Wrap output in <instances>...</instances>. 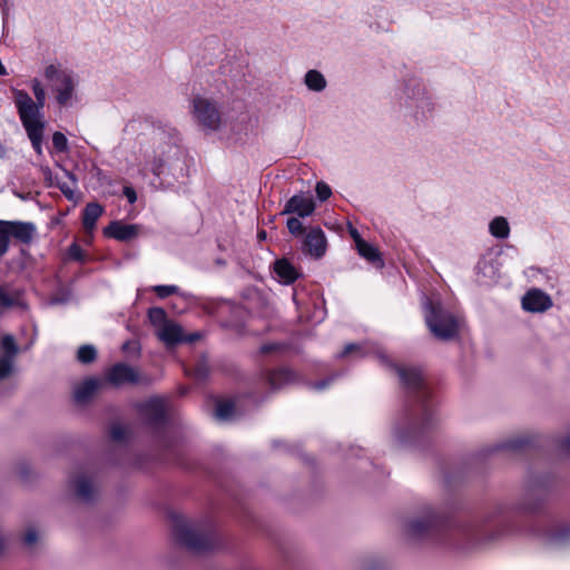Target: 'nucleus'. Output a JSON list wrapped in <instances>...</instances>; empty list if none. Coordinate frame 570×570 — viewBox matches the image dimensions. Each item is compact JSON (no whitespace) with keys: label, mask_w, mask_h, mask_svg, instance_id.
<instances>
[{"label":"nucleus","mask_w":570,"mask_h":570,"mask_svg":"<svg viewBox=\"0 0 570 570\" xmlns=\"http://www.w3.org/2000/svg\"><path fill=\"white\" fill-rule=\"evenodd\" d=\"M257 236H258V238H259L261 240H263V239H265V238H266V232H265V230H261V232L258 233V235H257Z\"/></svg>","instance_id":"6e6d98bb"},{"label":"nucleus","mask_w":570,"mask_h":570,"mask_svg":"<svg viewBox=\"0 0 570 570\" xmlns=\"http://www.w3.org/2000/svg\"><path fill=\"white\" fill-rule=\"evenodd\" d=\"M537 495L540 500L544 495V489L540 485L537 488V485H529L527 489V498H531Z\"/></svg>","instance_id":"79ce46f5"},{"label":"nucleus","mask_w":570,"mask_h":570,"mask_svg":"<svg viewBox=\"0 0 570 570\" xmlns=\"http://www.w3.org/2000/svg\"><path fill=\"white\" fill-rule=\"evenodd\" d=\"M19 302V293L18 292H9L4 286L0 285V306L2 307H12L17 305Z\"/></svg>","instance_id":"c756f323"},{"label":"nucleus","mask_w":570,"mask_h":570,"mask_svg":"<svg viewBox=\"0 0 570 570\" xmlns=\"http://www.w3.org/2000/svg\"><path fill=\"white\" fill-rule=\"evenodd\" d=\"M358 254L364 257L366 261L379 264V266H383V261L381 258L380 252L376 247L372 246L371 244L366 242H362L356 247Z\"/></svg>","instance_id":"393cba45"},{"label":"nucleus","mask_w":570,"mask_h":570,"mask_svg":"<svg viewBox=\"0 0 570 570\" xmlns=\"http://www.w3.org/2000/svg\"><path fill=\"white\" fill-rule=\"evenodd\" d=\"M105 379L114 386L141 382L139 373L132 366L125 363H117L108 368Z\"/></svg>","instance_id":"f8f14e48"},{"label":"nucleus","mask_w":570,"mask_h":570,"mask_svg":"<svg viewBox=\"0 0 570 570\" xmlns=\"http://www.w3.org/2000/svg\"><path fill=\"white\" fill-rule=\"evenodd\" d=\"M315 190H316V195L321 202L327 200L332 195V190H331L330 186L323 181H318L316 184Z\"/></svg>","instance_id":"c9c22d12"},{"label":"nucleus","mask_w":570,"mask_h":570,"mask_svg":"<svg viewBox=\"0 0 570 570\" xmlns=\"http://www.w3.org/2000/svg\"><path fill=\"white\" fill-rule=\"evenodd\" d=\"M65 173H66V176L68 178H70L71 184H69L67 181L57 180L56 186L60 189V191L66 196L67 199L76 200L75 188H76L77 179H76L75 175L71 174L70 171L66 170Z\"/></svg>","instance_id":"bb28decb"},{"label":"nucleus","mask_w":570,"mask_h":570,"mask_svg":"<svg viewBox=\"0 0 570 570\" xmlns=\"http://www.w3.org/2000/svg\"><path fill=\"white\" fill-rule=\"evenodd\" d=\"M191 114L195 121L207 131H216L222 125V115L216 101L196 96L191 100Z\"/></svg>","instance_id":"0eeeda50"},{"label":"nucleus","mask_w":570,"mask_h":570,"mask_svg":"<svg viewBox=\"0 0 570 570\" xmlns=\"http://www.w3.org/2000/svg\"><path fill=\"white\" fill-rule=\"evenodd\" d=\"M121 348L125 353L138 354L140 351V345L137 341H128L122 344Z\"/></svg>","instance_id":"ea45409f"},{"label":"nucleus","mask_w":570,"mask_h":570,"mask_svg":"<svg viewBox=\"0 0 570 570\" xmlns=\"http://www.w3.org/2000/svg\"><path fill=\"white\" fill-rule=\"evenodd\" d=\"M328 383H330V380H323V381H320L317 383H314L313 387L315 390H323V389H325L328 385Z\"/></svg>","instance_id":"3c124183"},{"label":"nucleus","mask_w":570,"mask_h":570,"mask_svg":"<svg viewBox=\"0 0 570 570\" xmlns=\"http://www.w3.org/2000/svg\"><path fill=\"white\" fill-rule=\"evenodd\" d=\"M529 443H530V440L527 436L517 435V436L510 438L509 440H507L502 443H499L495 446V450L497 451H500V450L518 451V450L523 449Z\"/></svg>","instance_id":"a878e982"},{"label":"nucleus","mask_w":570,"mask_h":570,"mask_svg":"<svg viewBox=\"0 0 570 570\" xmlns=\"http://www.w3.org/2000/svg\"><path fill=\"white\" fill-rule=\"evenodd\" d=\"M402 385L413 397L414 405L406 409L395 426V435L402 443L430 430L434 424V412L429 403L430 391L422 373L414 367L393 366Z\"/></svg>","instance_id":"f257e3e1"},{"label":"nucleus","mask_w":570,"mask_h":570,"mask_svg":"<svg viewBox=\"0 0 570 570\" xmlns=\"http://www.w3.org/2000/svg\"><path fill=\"white\" fill-rule=\"evenodd\" d=\"M560 450L570 456V434L560 441Z\"/></svg>","instance_id":"a18cd8bd"},{"label":"nucleus","mask_w":570,"mask_h":570,"mask_svg":"<svg viewBox=\"0 0 570 570\" xmlns=\"http://www.w3.org/2000/svg\"><path fill=\"white\" fill-rule=\"evenodd\" d=\"M235 405L232 401L219 402L216 406L215 416L220 421L230 420L234 415Z\"/></svg>","instance_id":"c85d7f7f"},{"label":"nucleus","mask_w":570,"mask_h":570,"mask_svg":"<svg viewBox=\"0 0 570 570\" xmlns=\"http://www.w3.org/2000/svg\"><path fill=\"white\" fill-rule=\"evenodd\" d=\"M326 237L320 227L312 228L303 244L304 252L315 258H321L326 252Z\"/></svg>","instance_id":"2eb2a0df"},{"label":"nucleus","mask_w":570,"mask_h":570,"mask_svg":"<svg viewBox=\"0 0 570 570\" xmlns=\"http://www.w3.org/2000/svg\"><path fill=\"white\" fill-rule=\"evenodd\" d=\"M32 91L36 98L35 104L39 106V112H41V109L43 108L46 102V91L38 79L32 80Z\"/></svg>","instance_id":"2f4dec72"},{"label":"nucleus","mask_w":570,"mask_h":570,"mask_svg":"<svg viewBox=\"0 0 570 570\" xmlns=\"http://www.w3.org/2000/svg\"><path fill=\"white\" fill-rule=\"evenodd\" d=\"M315 210V202L312 196L297 194L292 196L285 204L282 215L297 214L299 217L311 216Z\"/></svg>","instance_id":"ddd939ff"},{"label":"nucleus","mask_w":570,"mask_h":570,"mask_svg":"<svg viewBox=\"0 0 570 570\" xmlns=\"http://www.w3.org/2000/svg\"><path fill=\"white\" fill-rule=\"evenodd\" d=\"M104 213V207L98 203H89L82 213V225L88 234H91L96 223Z\"/></svg>","instance_id":"aec40b11"},{"label":"nucleus","mask_w":570,"mask_h":570,"mask_svg":"<svg viewBox=\"0 0 570 570\" xmlns=\"http://www.w3.org/2000/svg\"><path fill=\"white\" fill-rule=\"evenodd\" d=\"M9 245L4 228L0 226V257L8 252Z\"/></svg>","instance_id":"58836bf2"},{"label":"nucleus","mask_w":570,"mask_h":570,"mask_svg":"<svg viewBox=\"0 0 570 570\" xmlns=\"http://www.w3.org/2000/svg\"><path fill=\"white\" fill-rule=\"evenodd\" d=\"M38 538H39V535H38V532L36 531V529L30 528L26 531V533L23 535V543L26 547L31 549L37 543Z\"/></svg>","instance_id":"e433bc0d"},{"label":"nucleus","mask_w":570,"mask_h":570,"mask_svg":"<svg viewBox=\"0 0 570 570\" xmlns=\"http://www.w3.org/2000/svg\"><path fill=\"white\" fill-rule=\"evenodd\" d=\"M148 318L151 325L156 327V331L159 330V327H163L165 323H168L170 321L167 318V314L165 309L161 307L150 308L148 311Z\"/></svg>","instance_id":"cd10ccee"},{"label":"nucleus","mask_w":570,"mask_h":570,"mask_svg":"<svg viewBox=\"0 0 570 570\" xmlns=\"http://www.w3.org/2000/svg\"><path fill=\"white\" fill-rule=\"evenodd\" d=\"M0 226L4 228L8 242L14 239L21 244H30L37 234V227L31 222L22 220H0Z\"/></svg>","instance_id":"6e6552de"},{"label":"nucleus","mask_w":570,"mask_h":570,"mask_svg":"<svg viewBox=\"0 0 570 570\" xmlns=\"http://www.w3.org/2000/svg\"><path fill=\"white\" fill-rule=\"evenodd\" d=\"M124 195L126 196V198L128 199V202L130 204H134L137 200V194H136L135 189L130 186L124 187Z\"/></svg>","instance_id":"c03bdc74"},{"label":"nucleus","mask_w":570,"mask_h":570,"mask_svg":"<svg viewBox=\"0 0 570 570\" xmlns=\"http://www.w3.org/2000/svg\"><path fill=\"white\" fill-rule=\"evenodd\" d=\"M357 350H360V346L357 344L350 343V344L345 345L343 352L341 353V356H346Z\"/></svg>","instance_id":"49530a36"},{"label":"nucleus","mask_w":570,"mask_h":570,"mask_svg":"<svg viewBox=\"0 0 570 570\" xmlns=\"http://www.w3.org/2000/svg\"><path fill=\"white\" fill-rule=\"evenodd\" d=\"M0 347L2 350V355L0 356V380H3L13 371L14 358L19 353V347L14 337L10 334L1 337Z\"/></svg>","instance_id":"9b49d317"},{"label":"nucleus","mask_w":570,"mask_h":570,"mask_svg":"<svg viewBox=\"0 0 570 570\" xmlns=\"http://www.w3.org/2000/svg\"><path fill=\"white\" fill-rule=\"evenodd\" d=\"M204 375H205V373H204L203 371H200V370H199L198 376H199V377H202V376H204Z\"/></svg>","instance_id":"13d9d810"},{"label":"nucleus","mask_w":570,"mask_h":570,"mask_svg":"<svg viewBox=\"0 0 570 570\" xmlns=\"http://www.w3.org/2000/svg\"><path fill=\"white\" fill-rule=\"evenodd\" d=\"M27 135L31 141V145L35 151L38 155H42V138H43V129L45 122L38 121L28 126H24Z\"/></svg>","instance_id":"4be33fe9"},{"label":"nucleus","mask_w":570,"mask_h":570,"mask_svg":"<svg viewBox=\"0 0 570 570\" xmlns=\"http://www.w3.org/2000/svg\"><path fill=\"white\" fill-rule=\"evenodd\" d=\"M69 255L71 258L80 261L82 258V249L77 244H72L69 248Z\"/></svg>","instance_id":"37998d69"},{"label":"nucleus","mask_w":570,"mask_h":570,"mask_svg":"<svg viewBox=\"0 0 570 570\" xmlns=\"http://www.w3.org/2000/svg\"><path fill=\"white\" fill-rule=\"evenodd\" d=\"M534 508H535V505H532V504H529L525 507V509H528V510H533Z\"/></svg>","instance_id":"4d7b16f0"},{"label":"nucleus","mask_w":570,"mask_h":570,"mask_svg":"<svg viewBox=\"0 0 570 570\" xmlns=\"http://www.w3.org/2000/svg\"><path fill=\"white\" fill-rule=\"evenodd\" d=\"M160 168H161V164L160 163H157L154 167H153V173L155 175H159L160 174Z\"/></svg>","instance_id":"5fc2aeb1"},{"label":"nucleus","mask_w":570,"mask_h":570,"mask_svg":"<svg viewBox=\"0 0 570 570\" xmlns=\"http://www.w3.org/2000/svg\"><path fill=\"white\" fill-rule=\"evenodd\" d=\"M176 540L195 553L210 552L223 546L222 535L213 529L202 528L184 519H175Z\"/></svg>","instance_id":"f03ea898"},{"label":"nucleus","mask_w":570,"mask_h":570,"mask_svg":"<svg viewBox=\"0 0 570 570\" xmlns=\"http://www.w3.org/2000/svg\"><path fill=\"white\" fill-rule=\"evenodd\" d=\"M274 272L284 284H292L299 276L298 271L286 258L275 262Z\"/></svg>","instance_id":"6ab92c4d"},{"label":"nucleus","mask_w":570,"mask_h":570,"mask_svg":"<svg viewBox=\"0 0 570 570\" xmlns=\"http://www.w3.org/2000/svg\"><path fill=\"white\" fill-rule=\"evenodd\" d=\"M104 235L120 242H127L138 236V226L114 220L104 228Z\"/></svg>","instance_id":"dca6fc26"},{"label":"nucleus","mask_w":570,"mask_h":570,"mask_svg":"<svg viewBox=\"0 0 570 570\" xmlns=\"http://www.w3.org/2000/svg\"><path fill=\"white\" fill-rule=\"evenodd\" d=\"M110 436L115 441H122L126 438V429L120 424H115L110 429Z\"/></svg>","instance_id":"4c0bfd02"},{"label":"nucleus","mask_w":570,"mask_h":570,"mask_svg":"<svg viewBox=\"0 0 570 570\" xmlns=\"http://www.w3.org/2000/svg\"><path fill=\"white\" fill-rule=\"evenodd\" d=\"M156 335L166 346H174L184 341L183 327L171 320L159 327Z\"/></svg>","instance_id":"f3484780"},{"label":"nucleus","mask_w":570,"mask_h":570,"mask_svg":"<svg viewBox=\"0 0 570 570\" xmlns=\"http://www.w3.org/2000/svg\"><path fill=\"white\" fill-rule=\"evenodd\" d=\"M350 234H351V236L353 237V239H354V242H355V244H356V247L358 246V244H360V243L364 242V240L362 239V237L360 236L358 232H357L355 228H352V229L350 230Z\"/></svg>","instance_id":"09e8293b"},{"label":"nucleus","mask_w":570,"mask_h":570,"mask_svg":"<svg viewBox=\"0 0 570 570\" xmlns=\"http://www.w3.org/2000/svg\"><path fill=\"white\" fill-rule=\"evenodd\" d=\"M199 337H200L199 333H193V334L187 335V336L184 335V341L183 342L193 343V342L197 341Z\"/></svg>","instance_id":"8fccbe9b"},{"label":"nucleus","mask_w":570,"mask_h":570,"mask_svg":"<svg viewBox=\"0 0 570 570\" xmlns=\"http://www.w3.org/2000/svg\"><path fill=\"white\" fill-rule=\"evenodd\" d=\"M276 348V345L274 344H265L261 347V352L264 354H267Z\"/></svg>","instance_id":"603ef678"},{"label":"nucleus","mask_w":570,"mask_h":570,"mask_svg":"<svg viewBox=\"0 0 570 570\" xmlns=\"http://www.w3.org/2000/svg\"><path fill=\"white\" fill-rule=\"evenodd\" d=\"M489 230L492 236L504 239L510 234V226L507 218L498 216L491 220Z\"/></svg>","instance_id":"b1692460"},{"label":"nucleus","mask_w":570,"mask_h":570,"mask_svg":"<svg viewBox=\"0 0 570 570\" xmlns=\"http://www.w3.org/2000/svg\"><path fill=\"white\" fill-rule=\"evenodd\" d=\"M425 323L431 333L439 340L449 341L459 334V320L436 301L424 303Z\"/></svg>","instance_id":"20e7f679"},{"label":"nucleus","mask_w":570,"mask_h":570,"mask_svg":"<svg viewBox=\"0 0 570 570\" xmlns=\"http://www.w3.org/2000/svg\"><path fill=\"white\" fill-rule=\"evenodd\" d=\"M294 380V373L288 368H279L267 373V382L272 390H278Z\"/></svg>","instance_id":"412c9836"},{"label":"nucleus","mask_w":570,"mask_h":570,"mask_svg":"<svg viewBox=\"0 0 570 570\" xmlns=\"http://www.w3.org/2000/svg\"><path fill=\"white\" fill-rule=\"evenodd\" d=\"M52 145L56 150L66 151L68 148V140L62 132L56 131L52 135Z\"/></svg>","instance_id":"473e14b6"},{"label":"nucleus","mask_w":570,"mask_h":570,"mask_svg":"<svg viewBox=\"0 0 570 570\" xmlns=\"http://www.w3.org/2000/svg\"><path fill=\"white\" fill-rule=\"evenodd\" d=\"M7 155V147L0 141V159Z\"/></svg>","instance_id":"864d4df0"},{"label":"nucleus","mask_w":570,"mask_h":570,"mask_svg":"<svg viewBox=\"0 0 570 570\" xmlns=\"http://www.w3.org/2000/svg\"><path fill=\"white\" fill-rule=\"evenodd\" d=\"M140 415L155 428H160L166 422V404L163 399H150L138 405Z\"/></svg>","instance_id":"9d476101"},{"label":"nucleus","mask_w":570,"mask_h":570,"mask_svg":"<svg viewBox=\"0 0 570 570\" xmlns=\"http://www.w3.org/2000/svg\"><path fill=\"white\" fill-rule=\"evenodd\" d=\"M552 306L551 297L543 291L532 288L522 297L523 309L531 313H542Z\"/></svg>","instance_id":"4468645a"},{"label":"nucleus","mask_w":570,"mask_h":570,"mask_svg":"<svg viewBox=\"0 0 570 570\" xmlns=\"http://www.w3.org/2000/svg\"><path fill=\"white\" fill-rule=\"evenodd\" d=\"M569 534H570L569 528L562 529L552 537V541L556 544L563 543L569 538Z\"/></svg>","instance_id":"a19ab883"},{"label":"nucleus","mask_w":570,"mask_h":570,"mask_svg":"<svg viewBox=\"0 0 570 570\" xmlns=\"http://www.w3.org/2000/svg\"><path fill=\"white\" fill-rule=\"evenodd\" d=\"M45 78L59 106L71 104L75 97L78 79L76 75L59 65H49L45 68Z\"/></svg>","instance_id":"39448f33"},{"label":"nucleus","mask_w":570,"mask_h":570,"mask_svg":"<svg viewBox=\"0 0 570 570\" xmlns=\"http://www.w3.org/2000/svg\"><path fill=\"white\" fill-rule=\"evenodd\" d=\"M101 384L102 382L95 377H89L85 380L75 387V401L78 404H87L89 401H91V399L94 397L98 389L101 386Z\"/></svg>","instance_id":"a211bd4d"},{"label":"nucleus","mask_w":570,"mask_h":570,"mask_svg":"<svg viewBox=\"0 0 570 570\" xmlns=\"http://www.w3.org/2000/svg\"><path fill=\"white\" fill-rule=\"evenodd\" d=\"M41 171H42L45 178L49 181L50 186H52L53 181H52V173H51L50 168L49 167H42Z\"/></svg>","instance_id":"de8ad7c7"},{"label":"nucleus","mask_w":570,"mask_h":570,"mask_svg":"<svg viewBox=\"0 0 570 570\" xmlns=\"http://www.w3.org/2000/svg\"><path fill=\"white\" fill-rule=\"evenodd\" d=\"M68 490L79 503L89 504L99 497V484L96 476L86 470H78L69 476Z\"/></svg>","instance_id":"423d86ee"},{"label":"nucleus","mask_w":570,"mask_h":570,"mask_svg":"<svg viewBox=\"0 0 570 570\" xmlns=\"http://www.w3.org/2000/svg\"><path fill=\"white\" fill-rule=\"evenodd\" d=\"M14 102L23 127L38 121H42L41 112H39V106L35 104V101L26 91L16 90Z\"/></svg>","instance_id":"1a4fd4ad"},{"label":"nucleus","mask_w":570,"mask_h":570,"mask_svg":"<svg viewBox=\"0 0 570 570\" xmlns=\"http://www.w3.org/2000/svg\"><path fill=\"white\" fill-rule=\"evenodd\" d=\"M286 226L288 232L294 236H298L304 232L303 224L297 217H289L286 222Z\"/></svg>","instance_id":"72a5a7b5"},{"label":"nucleus","mask_w":570,"mask_h":570,"mask_svg":"<svg viewBox=\"0 0 570 570\" xmlns=\"http://www.w3.org/2000/svg\"><path fill=\"white\" fill-rule=\"evenodd\" d=\"M97 356L96 348L92 345H82L79 347L77 358L83 364H88L95 361Z\"/></svg>","instance_id":"7c9ffc66"},{"label":"nucleus","mask_w":570,"mask_h":570,"mask_svg":"<svg viewBox=\"0 0 570 570\" xmlns=\"http://www.w3.org/2000/svg\"><path fill=\"white\" fill-rule=\"evenodd\" d=\"M304 83L312 91H323L326 88L325 77L317 70L312 69L305 73Z\"/></svg>","instance_id":"5701e85b"},{"label":"nucleus","mask_w":570,"mask_h":570,"mask_svg":"<svg viewBox=\"0 0 570 570\" xmlns=\"http://www.w3.org/2000/svg\"><path fill=\"white\" fill-rule=\"evenodd\" d=\"M444 518L431 505H423L403 525L404 534L414 541L432 538L444 525Z\"/></svg>","instance_id":"7ed1b4c3"},{"label":"nucleus","mask_w":570,"mask_h":570,"mask_svg":"<svg viewBox=\"0 0 570 570\" xmlns=\"http://www.w3.org/2000/svg\"><path fill=\"white\" fill-rule=\"evenodd\" d=\"M178 291V287L175 285H157L154 287V292L160 298H166L171 294H175Z\"/></svg>","instance_id":"f704fd0d"}]
</instances>
